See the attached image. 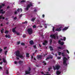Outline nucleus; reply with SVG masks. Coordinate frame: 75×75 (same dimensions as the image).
<instances>
[{"label":"nucleus","instance_id":"1","mask_svg":"<svg viewBox=\"0 0 75 75\" xmlns=\"http://www.w3.org/2000/svg\"><path fill=\"white\" fill-rule=\"evenodd\" d=\"M16 56L19 57L20 58L23 59L24 57V56H23V55L21 54L20 53V52L18 50L16 52Z\"/></svg>","mask_w":75,"mask_h":75},{"label":"nucleus","instance_id":"2","mask_svg":"<svg viewBox=\"0 0 75 75\" xmlns=\"http://www.w3.org/2000/svg\"><path fill=\"white\" fill-rule=\"evenodd\" d=\"M63 61L64 65H65V66H67V64H68V62H67V58L65 57H64L63 59Z\"/></svg>","mask_w":75,"mask_h":75},{"label":"nucleus","instance_id":"3","mask_svg":"<svg viewBox=\"0 0 75 75\" xmlns=\"http://www.w3.org/2000/svg\"><path fill=\"white\" fill-rule=\"evenodd\" d=\"M57 34H58V33H57L56 34L54 35H50V37L51 38H54V39H55V38L57 37V39H58V36H57Z\"/></svg>","mask_w":75,"mask_h":75},{"label":"nucleus","instance_id":"4","mask_svg":"<svg viewBox=\"0 0 75 75\" xmlns=\"http://www.w3.org/2000/svg\"><path fill=\"white\" fill-rule=\"evenodd\" d=\"M27 31L29 34H31L33 33V29L31 28H29L28 29Z\"/></svg>","mask_w":75,"mask_h":75},{"label":"nucleus","instance_id":"5","mask_svg":"<svg viewBox=\"0 0 75 75\" xmlns=\"http://www.w3.org/2000/svg\"><path fill=\"white\" fill-rule=\"evenodd\" d=\"M60 68V66L59 65H57L55 66V67H53V69L54 70H55V69H59Z\"/></svg>","mask_w":75,"mask_h":75},{"label":"nucleus","instance_id":"6","mask_svg":"<svg viewBox=\"0 0 75 75\" xmlns=\"http://www.w3.org/2000/svg\"><path fill=\"white\" fill-rule=\"evenodd\" d=\"M31 6H32V4H31V3H30V4H28L27 5L26 10H28V8H30Z\"/></svg>","mask_w":75,"mask_h":75},{"label":"nucleus","instance_id":"7","mask_svg":"<svg viewBox=\"0 0 75 75\" xmlns=\"http://www.w3.org/2000/svg\"><path fill=\"white\" fill-rule=\"evenodd\" d=\"M62 29V27H61L60 28H56V29L55 30V31H61Z\"/></svg>","mask_w":75,"mask_h":75},{"label":"nucleus","instance_id":"8","mask_svg":"<svg viewBox=\"0 0 75 75\" xmlns=\"http://www.w3.org/2000/svg\"><path fill=\"white\" fill-rule=\"evenodd\" d=\"M31 70V69L30 68H29V71H25V74H30V70Z\"/></svg>","mask_w":75,"mask_h":75},{"label":"nucleus","instance_id":"9","mask_svg":"<svg viewBox=\"0 0 75 75\" xmlns=\"http://www.w3.org/2000/svg\"><path fill=\"white\" fill-rule=\"evenodd\" d=\"M58 42L59 44H60V45H63L64 44V42H61V40H59Z\"/></svg>","mask_w":75,"mask_h":75},{"label":"nucleus","instance_id":"10","mask_svg":"<svg viewBox=\"0 0 75 75\" xmlns=\"http://www.w3.org/2000/svg\"><path fill=\"white\" fill-rule=\"evenodd\" d=\"M47 41L45 40L44 41V42L42 43V44L43 45H47Z\"/></svg>","mask_w":75,"mask_h":75},{"label":"nucleus","instance_id":"11","mask_svg":"<svg viewBox=\"0 0 75 75\" xmlns=\"http://www.w3.org/2000/svg\"><path fill=\"white\" fill-rule=\"evenodd\" d=\"M0 13L4 14V13H5V11H3V9H1L0 10Z\"/></svg>","mask_w":75,"mask_h":75},{"label":"nucleus","instance_id":"12","mask_svg":"<svg viewBox=\"0 0 75 75\" xmlns=\"http://www.w3.org/2000/svg\"><path fill=\"white\" fill-rule=\"evenodd\" d=\"M68 29V27L64 28L62 29L63 31H66L67 29Z\"/></svg>","mask_w":75,"mask_h":75},{"label":"nucleus","instance_id":"13","mask_svg":"<svg viewBox=\"0 0 75 75\" xmlns=\"http://www.w3.org/2000/svg\"><path fill=\"white\" fill-rule=\"evenodd\" d=\"M22 11H23V9L21 8H20V9H18L17 10V12H19V11H21V12Z\"/></svg>","mask_w":75,"mask_h":75},{"label":"nucleus","instance_id":"14","mask_svg":"<svg viewBox=\"0 0 75 75\" xmlns=\"http://www.w3.org/2000/svg\"><path fill=\"white\" fill-rule=\"evenodd\" d=\"M61 74V71H57L56 72V74L57 75H59V74Z\"/></svg>","mask_w":75,"mask_h":75},{"label":"nucleus","instance_id":"15","mask_svg":"<svg viewBox=\"0 0 75 75\" xmlns=\"http://www.w3.org/2000/svg\"><path fill=\"white\" fill-rule=\"evenodd\" d=\"M30 44L31 45H33V44H34V42H33V41L32 40H31L30 42Z\"/></svg>","mask_w":75,"mask_h":75},{"label":"nucleus","instance_id":"16","mask_svg":"<svg viewBox=\"0 0 75 75\" xmlns=\"http://www.w3.org/2000/svg\"><path fill=\"white\" fill-rule=\"evenodd\" d=\"M18 62L19 64H23V62L21 61H19Z\"/></svg>","mask_w":75,"mask_h":75},{"label":"nucleus","instance_id":"17","mask_svg":"<svg viewBox=\"0 0 75 75\" xmlns=\"http://www.w3.org/2000/svg\"><path fill=\"white\" fill-rule=\"evenodd\" d=\"M15 29H16V28H13L12 29V31H13V33H16V30H15Z\"/></svg>","mask_w":75,"mask_h":75},{"label":"nucleus","instance_id":"18","mask_svg":"<svg viewBox=\"0 0 75 75\" xmlns=\"http://www.w3.org/2000/svg\"><path fill=\"white\" fill-rule=\"evenodd\" d=\"M5 37H6V38H10V37H11L10 36V35H5Z\"/></svg>","mask_w":75,"mask_h":75},{"label":"nucleus","instance_id":"19","mask_svg":"<svg viewBox=\"0 0 75 75\" xmlns=\"http://www.w3.org/2000/svg\"><path fill=\"white\" fill-rule=\"evenodd\" d=\"M3 62H4V63H6L7 62L6 61V60L4 59H3Z\"/></svg>","mask_w":75,"mask_h":75},{"label":"nucleus","instance_id":"20","mask_svg":"<svg viewBox=\"0 0 75 75\" xmlns=\"http://www.w3.org/2000/svg\"><path fill=\"white\" fill-rule=\"evenodd\" d=\"M26 57H30V56L29 55V53H26Z\"/></svg>","mask_w":75,"mask_h":75},{"label":"nucleus","instance_id":"21","mask_svg":"<svg viewBox=\"0 0 75 75\" xmlns=\"http://www.w3.org/2000/svg\"><path fill=\"white\" fill-rule=\"evenodd\" d=\"M60 40L62 41H65V40H66V38H65V37H64L63 40L62 39H61Z\"/></svg>","mask_w":75,"mask_h":75},{"label":"nucleus","instance_id":"22","mask_svg":"<svg viewBox=\"0 0 75 75\" xmlns=\"http://www.w3.org/2000/svg\"><path fill=\"white\" fill-rule=\"evenodd\" d=\"M36 18H35V17L32 18L31 20L32 21H34V20H35Z\"/></svg>","mask_w":75,"mask_h":75},{"label":"nucleus","instance_id":"23","mask_svg":"<svg viewBox=\"0 0 75 75\" xmlns=\"http://www.w3.org/2000/svg\"><path fill=\"white\" fill-rule=\"evenodd\" d=\"M49 48L50 49V51H52V50H53V49L52 48V47H51V46H50Z\"/></svg>","mask_w":75,"mask_h":75},{"label":"nucleus","instance_id":"24","mask_svg":"<svg viewBox=\"0 0 75 75\" xmlns=\"http://www.w3.org/2000/svg\"><path fill=\"white\" fill-rule=\"evenodd\" d=\"M2 18V19H4V17H3V16L2 15H1V16H0V19H1V18Z\"/></svg>","mask_w":75,"mask_h":75},{"label":"nucleus","instance_id":"25","mask_svg":"<svg viewBox=\"0 0 75 75\" xmlns=\"http://www.w3.org/2000/svg\"><path fill=\"white\" fill-rule=\"evenodd\" d=\"M21 3H24V2H25V0H22L21 1Z\"/></svg>","mask_w":75,"mask_h":75},{"label":"nucleus","instance_id":"26","mask_svg":"<svg viewBox=\"0 0 75 75\" xmlns=\"http://www.w3.org/2000/svg\"><path fill=\"white\" fill-rule=\"evenodd\" d=\"M42 57V55H40L38 56V58H41Z\"/></svg>","mask_w":75,"mask_h":75},{"label":"nucleus","instance_id":"27","mask_svg":"<svg viewBox=\"0 0 75 75\" xmlns=\"http://www.w3.org/2000/svg\"><path fill=\"white\" fill-rule=\"evenodd\" d=\"M33 47L35 49H36V48H37V47H36V45H34Z\"/></svg>","mask_w":75,"mask_h":75},{"label":"nucleus","instance_id":"28","mask_svg":"<svg viewBox=\"0 0 75 75\" xmlns=\"http://www.w3.org/2000/svg\"><path fill=\"white\" fill-rule=\"evenodd\" d=\"M4 31V29H2V30H1V33H3V32Z\"/></svg>","mask_w":75,"mask_h":75},{"label":"nucleus","instance_id":"29","mask_svg":"<svg viewBox=\"0 0 75 75\" xmlns=\"http://www.w3.org/2000/svg\"><path fill=\"white\" fill-rule=\"evenodd\" d=\"M8 33V31H7V30H6L5 33V34H7V33Z\"/></svg>","mask_w":75,"mask_h":75},{"label":"nucleus","instance_id":"30","mask_svg":"<svg viewBox=\"0 0 75 75\" xmlns=\"http://www.w3.org/2000/svg\"><path fill=\"white\" fill-rule=\"evenodd\" d=\"M8 70H7L6 71V74H8Z\"/></svg>","mask_w":75,"mask_h":75},{"label":"nucleus","instance_id":"31","mask_svg":"<svg viewBox=\"0 0 75 75\" xmlns=\"http://www.w3.org/2000/svg\"><path fill=\"white\" fill-rule=\"evenodd\" d=\"M7 51H6L5 52V55H7Z\"/></svg>","mask_w":75,"mask_h":75},{"label":"nucleus","instance_id":"32","mask_svg":"<svg viewBox=\"0 0 75 75\" xmlns=\"http://www.w3.org/2000/svg\"><path fill=\"white\" fill-rule=\"evenodd\" d=\"M21 45H25V44L24 43H21Z\"/></svg>","mask_w":75,"mask_h":75},{"label":"nucleus","instance_id":"33","mask_svg":"<svg viewBox=\"0 0 75 75\" xmlns=\"http://www.w3.org/2000/svg\"><path fill=\"white\" fill-rule=\"evenodd\" d=\"M27 21H25V22H23V24H27Z\"/></svg>","mask_w":75,"mask_h":75},{"label":"nucleus","instance_id":"34","mask_svg":"<svg viewBox=\"0 0 75 75\" xmlns=\"http://www.w3.org/2000/svg\"><path fill=\"white\" fill-rule=\"evenodd\" d=\"M43 63L45 64V65H46V63H45V61H43Z\"/></svg>","mask_w":75,"mask_h":75},{"label":"nucleus","instance_id":"35","mask_svg":"<svg viewBox=\"0 0 75 75\" xmlns=\"http://www.w3.org/2000/svg\"><path fill=\"white\" fill-rule=\"evenodd\" d=\"M58 54H59V55H60L61 54V52H59Z\"/></svg>","mask_w":75,"mask_h":75},{"label":"nucleus","instance_id":"36","mask_svg":"<svg viewBox=\"0 0 75 75\" xmlns=\"http://www.w3.org/2000/svg\"><path fill=\"white\" fill-rule=\"evenodd\" d=\"M66 51L67 53H68V54H69V51L68 50H66Z\"/></svg>","mask_w":75,"mask_h":75},{"label":"nucleus","instance_id":"37","mask_svg":"<svg viewBox=\"0 0 75 75\" xmlns=\"http://www.w3.org/2000/svg\"><path fill=\"white\" fill-rule=\"evenodd\" d=\"M62 56L64 57V56H65V55H64V53H62Z\"/></svg>","mask_w":75,"mask_h":75},{"label":"nucleus","instance_id":"38","mask_svg":"<svg viewBox=\"0 0 75 75\" xmlns=\"http://www.w3.org/2000/svg\"><path fill=\"white\" fill-rule=\"evenodd\" d=\"M18 63V62H14V64H17Z\"/></svg>","mask_w":75,"mask_h":75},{"label":"nucleus","instance_id":"39","mask_svg":"<svg viewBox=\"0 0 75 75\" xmlns=\"http://www.w3.org/2000/svg\"><path fill=\"white\" fill-rule=\"evenodd\" d=\"M38 46L39 47H40V48H41V45L40 44H39L38 45Z\"/></svg>","mask_w":75,"mask_h":75},{"label":"nucleus","instance_id":"40","mask_svg":"<svg viewBox=\"0 0 75 75\" xmlns=\"http://www.w3.org/2000/svg\"><path fill=\"white\" fill-rule=\"evenodd\" d=\"M61 57H57V59H61Z\"/></svg>","mask_w":75,"mask_h":75},{"label":"nucleus","instance_id":"41","mask_svg":"<svg viewBox=\"0 0 75 75\" xmlns=\"http://www.w3.org/2000/svg\"><path fill=\"white\" fill-rule=\"evenodd\" d=\"M54 29H55V28H54V27H53L52 28L53 31H54Z\"/></svg>","mask_w":75,"mask_h":75},{"label":"nucleus","instance_id":"42","mask_svg":"<svg viewBox=\"0 0 75 75\" xmlns=\"http://www.w3.org/2000/svg\"><path fill=\"white\" fill-rule=\"evenodd\" d=\"M2 51H3V50L1 49H0V52H1Z\"/></svg>","mask_w":75,"mask_h":75},{"label":"nucleus","instance_id":"43","mask_svg":"<svg viewBox=\"0 0 75 75\" xmlns=\"http://www.w3.org/2000/svg\"><path fill=\"white\" fill-rule=\"evenodd\" d=\"M17 13H18V12H17V11H15V14H17Z\"/></svg>","mask_w":75,"mask_h":75},{"label":"nucleus","instance_id":"44","mask_svg":"<svg viewBox=\"0 0 75 75\" xmlns=\"http://www.w3.org/2000/svg\"><path fill=\"white\" fill-rule=\"evenodd\" d=\"M33 28H36V26H35V25H34L33 26Z\"/></svg>","mask_w":75,"mask_h":75},{"label":"nucleus","instance_id":"45","mask_svg":"<svg viewBox=\"0 0 75 75\" xmlns=\"http://www.w3.org/2000/svg\"><path fill=\"white\" fill-rule=\"evenodd\" d=\"M20 42H17L18 45H19L20 44Z\"/></svg>","mask_w":75,"mask_h":75},{"label":"nucleus","instance_id":"46","mask_svg":"<svg viewBox=\"0 0 75 75\" xmlns=\"http://www.w3.org/2000/svg\"><path fill=\"white\" fill-rule=\"evenodd\" d=\"M50 43H51V42H52V39L50 40Z\"/></svg>","mask_w":75,"mask_h":75},{"label":"nucleus","instance_id":"47","mask_svg":"<svg viewBox=\"0 0 75 75\" xmlns=\"http://www.w3.org/2000/svg\"><path fill=\"white\" fill-rule=\"evenodd\" d=\"M49 58H50L49 57H47V58L46 59V61H47V59H49Z\"/></svg>","mask_w":75,"mask_h":75},{"label":"nucleus","instance_id":"48","mask_svg":"<svg viewBox=\"0 0 75 75\" xmlns=\"http://www.w3.org/2000/svg\"><path fill=\"white\" fill-rule=\"evenodd\" d=\"M16 19H17V18L16 17H15L14 18V20H16Z\"/></svg>","mask_w":75,"mask_h":75},{"label":"nucleus","instance_id":"49","mask_svg":"<svg viewBox=\"0 0 75 75\" xmlns=\"http://www.w3.org/2000/svg\"><path fill=\"white\" fill-rule=\"evenodd\" d=\"M58 48H59V49H61V48H61V47H58Z\"/></svg>","mask_w":75,"mask_h":75},{"label":"nucleus","instance_id":"50","mask_svg":"<svg viewBox=\"0 0 75 75\" xmlns=\"http://www.w3.org/2000/svg\"><path fill=\"white\" fill-rule=\"evenodd\" d=\"M53 57L52 56H51V57L50 56V58H52Z\"/></svg>","mask_w":75,"mask_h":75},{"label":"nucleus","instance_id":"51","mask_svg":"<svg viewBox=\"0 0 75 75\" xmlns=\"http://www.w3.org/2000/svg\"><path fill=\"white\" fill-rule=\"evenodd\" d=\"M22 16V14H21L19 16L20 17H21V16Z\"/></svg>","mask_w":75,"mask_h":75},{"label":"nucleus","instance_id":"52","mask_svg":"<svg viewBox=\"0 0 75 75\" xmlns=\"http://www.w3.org/2000/svg\"><path fill=\"white\" fill-rule=\"evenodd\" d=\"M6 48H7V47H5L4 48V50H6Z\"/></svg>","mask_w":75,"mask_h":75},{"label":"nucleus","instance_id":"53","mask_svg":"<svg viewBox=\"0 0 75 75\" xmlns=\"http://www.w3.org/2000/svg\"><path fill=\"white\" fill-rule=\"evenodd\" d=\"M17 59H19V58L18 57H16Z\"/></svg>","mask_w":75,"mask_h":75},{"label":"nucleus","instance_id":"54","mask_svg":"<svg viewBox=\"0 0 75 75\" xmlns=\"http://www.w3.org/2000/svg\"><path fill=\"white\" fill-rule=\"evenodd\" d=\"M2 63H3V62H0V65H2Z\"/></svg>","mask_w":75,"mask_h":75},{"label":"nucleus","instance_id":"55","mask_svg":"<svg viewBox=\"0 0 75 75\" xmlns=\"http://www.w3.org/2000/svg\"><path fill=\"white\" fill-rule=\"evenodd\" d=\"M42 16L43 17H44L45 16V15H43Z\"/></svg>","mask_w":75,"mask_h":75},{"label":"nucleus","instance_id":"56","mask_svg":"<svg viewBox=\"0 0 75 75\" xmlns=\"http://www.w3.org/2000/svg\"><path fill=\"white\" fill-rule=\"evenodd\" d=\"M0 69H2V68L1 67H0Z\"/></svg>","mask_w":75,"mask_h":75},{"label":"nucleus","instance_id":"57","mask_svg":"<svg viewBox=\"0 0 75 75\" xmlns=\"http://www.w3.org/2000/svg\"><path fill=\"white\" fill-rule=\"evenodd\" d=\"M17 35H19L20 34V33H17Z\"/></svg>","mask_w":75,"mask_h":75},{"label":"nucleus","instance_id":"58","mask_svg":"<svg viewBox=\"0 0 75 75\" xmlns=\"http://www.w3.org/2000/svg\"><path fill=\"white\" fill-rule=\"evenodd\" d=\"M41 74H44V73H43V72H41Z\"/></svg>","mask_w":75,"mask_h":75},{"label":"nucleus","instance_id":"59","mask_svg":"<svg viewBox=\"0 0 75 75\" xmlns=\"http://www.w3.org/2000/svg\"><path fill=\"white\" fill-rule=\"evenodd\" d=\"M1 26H3V24H1Z\"/></svg>","mask_w":75,"mask_h":75},{"label":"nucleus","instance_id":"60","mask_svg":"<svg viewBox=\"0 0 75 75\" xmlns=\"http://www.w3.org/2000/svg\"><path fill=\"white\" fill-rule=\"evenodd\" d=\"M34 60H36V59H35V58H34Z\"/></svg>","mask_w":75,"mask_h":75},{"label":"nucleus","instance_id":"61","mask_svg":"<svg viewBox=\"0 0 75 75\" xmlns=\"http://www.w3.org/2000/svg\"><path fill=\"white\" fill-rule=\"evenodd\" d=\"M23 37H25V35H23Z\"/></svg>","mask_w":75,"mask_h":75},{"label":"nucleus","instance_id":"62","mask_svg":"<svg viewBox=\"0 0 75 75\" xmlns=\"http://www.w3.org/2000/svg\"><path fill=\"white\" fill-rule=\"evenodd\" d=\"M9 6H8L7 8H9Z\"/></svg>","mask_w":75,"mask_h":75},{"label":"nucleus","instance_id":"63","mask_svg":"<svg viewBox=\"0 0 75 75\" xmlns=\"http://www.w3.org/2000/svg\"><path fill=\"white\" fill-rule=\"evenodd\" d=\"M65 51H66L65 50H64V52H65Z\"/></svg>","mask_w":75,"mask_h":75},{"label":"nucleus","instance_id":"64","mask_svg":"<svg viewBox=\"0 0 75 75\" xmlns=\"http://www.w3.org/2000/svg\"><path fill=\"white\" fill-rule=\"evenodd\" d=\"M33 58V56H32L31 59H32V58Z\"/></svg>","mask_w":75,"mask_h":75}]
</instances>
